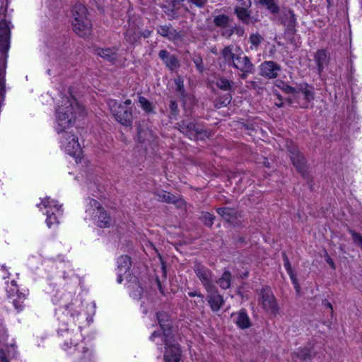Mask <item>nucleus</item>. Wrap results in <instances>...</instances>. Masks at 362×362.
Masks as SVG:
<instances>
[{"label":"nucleus","instance_id":"7ed1b4c3","mask_svg":"<svg viewBox=\"0 0 362 362\" xmlns=\"http://www.w3.org/2000/svg\"><path fill=\"white\" fill-rule=\"evenodd\" d=\"M107 105L115 119L125 127H132L134 120V115L132 107L123 105L122 103L116 100L110 99Z\"/></svg>","mask_w":362,"mask_h":362},{"label":"nucleus","instance_id":"0eeeda50","mask_svg":"<svg viewBox=\"0 0 362 362\" xmlns=\"http://www.w3.org/2000/svg\"><path fill=\"white\" fill-rule=\"evenodd\" d=\"M290 159L297 171L305 176L307 172V164L305 157L300 153L298 148L292 144L287 145Z\"/></svg>","mask_w":362,"mask_h":362},{"label":"nucleus","instance_id":"a18cd8bd","mask_svg":"<svg viewBox=\"0 0 362 362\" xmlns=\"http://www.w3.org/2000/svg\"><path fill=\"white\" fill-rule=\"evenodd\" d=\"M125 40L129 43L133 44L136 41L137 37L136 36L135 33L132 30H127L125 33Z\"/></svg>","mask_w":362,"mask_h":362},{"label":"nucleus","instance_id":"f8f14e48","mask_svg":"<svg viewBox=\"0 0 362 362\" xmlns=\"http://www.w3.org/2000/svg\"><path fill=\"white\" fill-rule=\"evenodd\" d=\"M175 128L184 135L192 140L198 129L197 124L191 119H182L176 123Z\"/></svg>","mask_w":362,"mask_h":362},{"label":"nucleus","instance_id":"72a5a7b5","mask_svg":"<svg viewBox=\"0 0 362 362\" xmlns=\"http://www.w3.org/2000/svg\"><path fill=\"white\" fill-rule=\"evenodd\" d=\"M259 3L265 6L272 14L279 12V7L274 0H259Z\"/></svg>","mask_w":362,"mask_h":362},{"label":"nucleus","instance_id":"cd10ccee","mask_svg":"<svg viewBox=\"0 0 362 362\" xmlns=\"http://www.w3.org/2000/svg\"><path fill=\"white\" fill-rule=\"evenodd\" d=\"M216 86L223 91L230 92L234 90V82L222 76L216 79Z\"/></svg>","mask_w":362,"mask_h":362},{"label":"nucleus","instance_id":"412c9836","mask_svg":"<svg viewBox=\"0 0 362 362\" xmlns=\"http://www.w3.org/2000/svg\"><path fill=\"white\" fill-rule=\"evenodd\" d=\"M154 194L156 195L157 200L160 202L168 204H177L178 207H181L183 204L182 200H179L175 195L165 191L155 192Z\"/></svg>","mask_w":362,"mask_h":362},{"label":"nucleus","instance_id":"5701e85b","mask_svg":"<svg viewBox=\"0 0 362 362\" xmlns=\"http://www.w3.org/2000/svg\"><path fill=\"white\" fill-rule=\"evenodd\" d=\"M93 217L97 226L100 228H108L111 225V218L103 208L100 210L98 215L95 214Z\"/></svg>","mask_w":362,"mask_h":362},{"label":"nucleus","instance_id":"680f3d73","mask_svg":"<svg viewBox=\"0 0 362 362\" xmlns=\"http://www.w3.org/2000/svg\"><path fill=\"white\" fill-rule=\"evenodd\" d=\"M0 362H8L7 359L4 356V352L2 349H0Z\"/></svg>","mask_w":362,"mask_h":362},{"label":"nucleus","instance_id":"774afa93","mask_svg":"<svg viewBox=\"0 0 362 362\" xmlns=\"http://www.w3.org/2000/svg\"><path fill=\"white\" fill-rule=\"evenodd\" d=\"M122 274H124V272H119L118 274L117 282L119 284L123 281Z\"/></svg>","mask_w":362,"mask_h":362},{"label":"nucleus","instance_id":"ddd939ff","mask_svg":"<svg viewBox=\"0 0 362 362\" xmlns=\"http://www.w3.org/2000/svg\"><path fill=\"white\" fill-rule=\"evenodd\" d=\"M207 301L213 312H218L224 304L223 297L218 293L216 286L211 291H206Z\"/></svg>","mask_w":362,"mask_h":362},{"label":"nucleus","instance_id":"c9c22d12","mask_svg":"<svg viewBox=\"0 0 362 362\" xmlns=\"http://www.w3.org/2000/svg\"><path fill=\"white\" fill-rule=\"evenodd\" d=\"M263 37L258 33H252L250 35L249 42L251 44L250 48L257 49L259 45L263 42Z\"/></svg>","mask_w":362,"mask_h":362},{"label":"nucleus","instance_id":"58836bf2","mask_svg":"<svg viewBox=\"0 0 362 362\" xmlns=\"http://www.w3.org/2000/svg\"><path fill=\"white\" fill-rule=\"evenodd\" d=\"M192 60L194 63L197 70L200 73H203L204 71V66L203 63L202 57L199 54H193L192 56Z\"/></svg>","mask_w":362,"mask_h":362},{"label":"nucleus","instance_id":"09e8293b","mask_svg":"<svg viewBox=\"0 0 362 362\" xmlns=\"http://www.w3.org/2000/svg\"><path fill=\"white\" fill-rule=\"evenodd\" d=\"M81 339V334L79 330H76L73 335V338L70 339V344L76 346L78 341Z\"/></svg>","mask_w":362,"mask_h":362},{"label":"nucleus","instance_id":"bf43d9fd","mask_svg":"<svg viewBox=\"0 0 362 362\" xmlns=\"http://www.w3.org/2000/svg\"><path fill=\"white\" fill-rule=\"evenodd\" d=\"M188 296L189 297H202V294L199 292L194 291L189 292Z\"/></svg>","mask_w":362,"mask_h":362},{"label":"nucleus","instance_id":"7c9ffc66","mask_svg":"<svg viewBox=\"0 0 362 362\" xmlns=\"http://www.w3.org/2000/svg\"><path fill=\"white\" fill-rule=\"evenodd\" d=\"M231 273L226 270L221 275V276L217 280L216 283L223 289H227L230 287L231 284Z\"/></svg>","mask_w":362,"mask_h":362},{"label":"nucleus","instance_id":"4468645a","mask_svg":"<svg viewBox=\"0 0 362 362\" xmlns=\"http://www.w3.org/2000/svg\"><path fill=\"white\" fill-rule=\"evenodd\" d=\"M234 14L244 25H254L258 21L257 18L252 16V11L244 7L235 6Z\"/></svg>","mask_w":362,"mask_h":362},{"label":"nucleus","instance_id":"6e6552de","mask_svg":"<svg viewBox=\"0 0 362 362\" xmlns=\"http://www.w3.org/2000/svg\"><path fill=\"white\" fill-rule=\"evenodd\" d=\"M165 344V351L164 359L165 362H179L181 356V351L177 344L173 342V335L164 337Z\"/></svg>","mask_w":362,"mask_h":362},{"label":"nucleus","instance_id":"2f4dec72","mask_svg":"<svg viewBox=\"0 0 362 362\" xmlns=\"http://www.w3.org/2000/svg\"><path fill=\"white\" fill-rule=\"evenodd\" d=\"M102 209L103 207L101 204L97 200L90 199L89 202V208L86 209V213L93 216L95 214L98 215L100 210Z\"/></svg>","mask_w":362,"mask_h":362},{"label":"nucleus","instance_id":"bb28decb","mask_svg":"<svg viewBox=\"0 0 362 362\" xmlns=\"http://www.w3.org/2000/svg\"><path fill=\"white\" fill-rule=\"evenodd\" d=\"M286 21L285 23L286 25L287 34H292L296 33V18L295 14L291 10H289L286 14Z\"/></svg>","mask_w":362,"mask_h":362},{"label":"nucleus","instance_id":"c756f323","mask_svg":"<svg viewBox=\"0 0 362 362\" xmlns=\"http://www.w3.org/2000/svg\"><path fill=\"white\" fill-rule=\"evenodd\" d=\"M293 356L301 361L310 360L312 358L311 350L308 347L298 348L293 353Z\"/></svg>","mask_w":362,"mask_h":362},{"label":"nucleus","instance_id":"1a4fd4ad","mask_svg":"<svg viewBox=\"0 0 362 362\" xmlns=\"http://www.w3.org/2000/svg\"><path fill=\"white\" fill-rule=\"evenodd\" d=\"M260 296L263 308L272 314H277L279 308L271 288L269 287L262 288L260 291Z\"/></svg>","mask_w":362,"mask_h":362},{"label":"nucleus","instance_id":"c85d7f7f","mask_svg":"<svg viewBox=\"0 0 362 362\" xmlns=\"http://www.w3.org/2000/svg\"><path fill=\"white\" fill-rule=\"evenodd\" d=\"M132 265L131 258L127 255H121L117 259V269L119 272L127 273Z\"/></svg>","mask_w":362,"mask_h":362},{"label":"nucleus","instance_id":"de8ad7c7","mask_svg":"<svg viewBox=\"0 0 362 362\" xmlns=\"http://www.w3.org/2000/svg\"><path fill=\"white\" fill-rule=\"evenodd\" d=\"M231 100H232V95L230 93H227L223 100L222 101H220V105H218V104H216V107H221V106H227L228 105L230 104V103L231 102Z\"/></svg>","mask_w":362,"mask_h":362},{"label":"nucleus","instance_id":"4d7b16f0","mask_svg":"<svg viewBox=\"0 0 362 362\" xmlns=\"http://www.w3.org/2000/svg\"><path fill=\"white\" fill-rule=\"evenodd\" d=\"M259 163L262 164L266 168H270L272 167L271 163L269 162L268 159L265 157H262L259 160Z\"/></svg>","mask_w":362,"mask_h":362},{"label":"nucleus","instance_id":"0e129e2a","mask_svg":"<svg viewBox=\"0 0 362 362\" xmlns=\"http://www.w3.org/2000/svg\"><path fill=\"white\" fill-rule=\"evenodd\" d=\"M151 32L150 30H146L142 32L141 33V35L144 37V38H148L150 37L151 35Z\"/></svg>","mask_w":362,"mask_h":362},{"label":"nucleus","instance_id":"ea45409f","mask_svg":"<svg viewBox=\"0 0 362 362\" xmlns=\"http://www.w3.org/2000/svg\"><path fill=\"white\" fill-rule=\"evenodd\" d=\"M175 84L176 86V91L178 93L180 97L184 98L185 97V90L184 87V81L179 76L175 80Z\"/></svg>","mask_w":362,"mask_h":362},{"label":"nucleus","instance_id":"864d4df0","mask_svg":"<svg viewBox=\"0 0 362 362\" xmlns=\"http://www.w3.org/2000/svg\"><path fill=\"white\" fill-rule=\"evenodd\" d=\"M238 2L240 4V5H238L237 6L244 7V8H246L247 9L252 5L251 0H239Z\"/></svg>","mask_w":362,"mask_h":362},{"label":"nucleus","instance_id":"338daca9","mask_svg":"<svg viewBox=\"0 0 362 362\" xmlns=\"http://www.w3.org/2000/svg\"><path fill=\"white\" fill-rule=\"evenodd\" d=\"M160 335V332L154 331L152 333V334H151L150 338H151V340H153L155 337H159Z\"/></svg>","mask_w":362,"mask_h":362},{"label":"nucleus","instance_id":"dca6fc26","mask_svg":"<svg viewBox=\"0 0 362 362\" xmlns=\"http://www.w3.org/2000/svg\"><path fill=\"white\" fill-rule=\"evenodd\" d=\"M158 57L170 71H173L180 67V62L177 57L167 50H160Z\"/></svg>","mask_w":362,"mask_h":362},{"label":"nucleus","instance_id":"e2e57ef3","mask_svg":"<svg viewBox=\"0 0 362 362\" xmlns=\"http://www.w3.org/2000/svg\"><path fill=\"white\" fill-rule=\"evenodd\" d=\"M241 73L239 74V77L240 78L245 79L247 78L248 74H252L253 72H245V71H240Z\"/></svg>","mask_w":362,"mask_h":362},{"label":"nucleus","instance_id":"473e14b6","mask_svg":"<svg viewBox=\"0 0 362 362\" xmlns=\"http://www.w3.org/2000/svg\"><path fill=\"white\" fill-rule=\"evenodd\" d=\"M230 21V18L227 15L220 14L214 18V24L218 28H226Z\"/></svg>","mask_w":362,"mask_h":362},{"label":"nucleus","instance_id":"f704fd0d","mask_svg":"<svg viewBox=\"0 0 362 362\" xmlns=\"http://www.w3.org/2000/svg\"><path fill=\"white\" fill-rule=\"evenodd\" d=\"M213 135V132L209 129H199L198 127L195 136L193 137L192 140H201L204 141L206 139L210 138Z\"/></svg>","mask_w":362,"mask_h":362},{"label":"nucleus","instance_id":"8fccbe9b","mask_svg":"<svg viewBox=\"0 0 362 362\" xmlns=\"http://www.w3.org/2000/svg\"><path fill=\"white\" fill-rule=\"evenodd\" d=\"M282 256H283V259H284V267H285V269L287 271V272L293 271L291 262H289V259H288L286 254L285 252H282Z\"/></svg>","mask_w":362,"mask_h":362},{"label":"nucleus","instance_id":"aec40b11","mask_svg":"<svg viewBox=\"0 0 362 362\" xmlns=\"http://www.w3.org/2000/svg\"><path fill=\"white\" fill-rule=\"evenodd\" d=\"M232 317H235L234 321L237 326L242 329H247L251 327V322L245 309H241L236 313L231 315Z\"/></svg>","mask_w":362,"mask_h":362},{"label":"nucleus","instance_id":"4c0bfd02","mask_svg":"<svg viewBox=\"0 0 362 362\" xmlns=\"http://www.w3.org/2000/svg\"><path fill=\"white\" fill-rule=\"evenodd\" d=\"M214 216L209 212H202L200 219L203 222V223L208 226L211 227L214 224Z\"/></svg>","mask_w":362,"mask_h":362},{"label":"nucleus","instance_id":"052dcab7","mask_svg":"<svg viewBox=\"0 0 362 362\" xmlns=\"http://www.w3.org/2000/svg\"><path fill=\"white\" fill-rule=\"evenodd\" d=\"M13 305H14L15 308H16L18 310H21V308H22V305H21V303H20V301H19V300H13Z\"/></svg>","mask_w":362,"mask_h":362},{"label":"nucleus","instance_id":"f3484780","mask_svg":"<svg viewBox=\"0 0 362 362\" xmlns=\"http://www.w3.org/2000/svg\"><path fill=\"white\" fill-rule=\"evenodd\" d=\"M161 8L170 20L175 19L180 15V2L177 0L167 1Z\"/></svg>","mask_w":362,"mask_h":362},{"label":"nucleus","instance_id":"f257e3e1","mask_svg":"<svg viewBox=\"0 0 362 362\" xmlns=\"http://www.w3.org/2000/svg\"><path fill=\"white\" fill-rule=\"evenodd\" d=\"M83 114V108L78 105L74 98L62 97L61 104L56 109L55 129L58 134L63 133L72 127L77 115Z\"/></svg>","mask_w":362,"mask_h":362},{"label":"nucleus","instance_id":"49530a36","mask_svg":"<svg viewBox=\"0 0 362 362\" xmlns=\"http://www.w3.org/2000/svg\"><path fill=\"white\" fill-rule=\"evenodd\" d=\"M170 115L173 116H177L179 112L177 104L175 100H171L169 104Z\"/></svg>","mask_w":362,"mask_h":362},{"label":"nucleus","instance_id":"a19ab883","mask_svg":"<svg viewBox=\"0 0 362 362\" xmlns=\"http://www.w3.org/2000/svg\"><path fill=\"white\" fill-rule=\"evenodd\" d=\"M349 233L352 235L354 243L359 246L362 250V235L353 230H349Z\"/></svg>","mask_w":362,"mask_h":362},{"label":"nucleus","instance_id":"a878e982","mask_svg":"<svg viewBox=\"0 0 362 362\" xmlns=\"http://www.w3.org/2000/svg\"><path fill=\"white\" fill-rule=\"evenodd\" d=\"M233 45H228L224 47L221 51V56L223 57L224 62L229 66H231L238 55L233 52Z\"/></svg>","mask_w":362,"mask_h":362},{"label":"nucleus","instance_id":"2eb2a0df","mask_svg":"<svg viewBox=\"0 0 362 362\" xmlns=\"http://www.w3.org/2000/svg\"><path fill=\"white\" fill-rule=\"evenodd\" d=\"M231 66L239 70L240 71H255V65L252 63L250 59L247 56L241 57L240 55L238 54Z\"/></svg>","mask_w":362,"mask_h":362},{"label":"nucleus","instance_id":"3c124183","mask_svg":"<svg viewBox=\"0 0 362 362\" xmlns=\"http://www.w3.org/2000/svg\"><path fill=\"white\" fill-rule=\"evenodd\" d=\"M234 33V28H223L221 32V35L226 38H230Z\"/></svg>","mask_w":362,"mask_h":362},{"label":"nucleus","instance_id":"20e7f679","mask_svg":"<svg viewBox=\"0 0 362 362\" xmlns=\"http://www.w3.org/2000/svg\"><path fill=\"white\" fill-rule=\"evenodd\" d=\"M38 207L42 210L45 209V214L47 215V225L50 228L53 225H57L58 215L62 214L61 206H59L57 202L50 199L49 197H46L42 200L41 203L38 204Z\"/></svg>","mask_w":362,"mask_h":362},{"label":"nucleus","instance_id":"6e6d98bb","mask_svg":"<svg viewBox=\"0 0 362 362\" xmlns=\"http://www.w3.org/2000/svg\"><path fill=\"white\" fill-rule=\"evenodd\" d=\"M197 298H198V299L195 300L194 301L195 306L199 307V308L203 307V305L204 304V296L202 295V297H197Z\"/></svg>","mask_w":362,"mask_h":362},{"label":"nucleus","instance_id":"6ab92c4d","mask_svg":"<svg viewBox=\"0 0 362 362\" xmlns=\"http://www.w3.org/2000/svg\"><path fill=\"white\" fill-rule=\"evenodd\" d=\"M216 212L228 223H233L240 217L239 212L235 209L231 207L218 208L216 209Z\"/></svg>","mask_w":362,"mask_h":362},{"label":"nucleus","instance_id":"13d9d810","mask_svg":"<svg viewBox=\"0 0 362 362\" xmlns=\"http://www.w3.org/2000/svg\"><path fill=\"white\" fill-rule=\"evenodd\" d=\"M294 35H295V33L287 34V30H286V31H285V36H286V39L288 40H289V42L291 43H293L294 41H295V40H294Z\"/></svg>","mask_w":362,"mask_h":362},{"label":"nucleus","instance_id":"37998d69","mask_svg":"<svg viewBox=\"0 0 362 362\" xmlns=\"http://www.w3.org/2000/svg\"><path fill=\"white\" fill-rule=\"evenodd\" d=\"M288 274H289V276L291 279V281L293 284L294 285V288L296 291V292L298 293H300V285L298 281V279L296 275L294 274L293 271L288 272Z\"/></svg>","mask_w":362,"mask_h":362},{"label":"nucleus","instance_id":"69168bd1","mask_svg":"<svg viewBox=\"0 0 362 362\" xmlns=\"http://www.w3.org/2000/svg\"><path fill=\"white\" fill-rule=\"evenodd\" d=\"M156 281H157L158 287V289H159L160 292L162 294H164V291H163V288L162 287V285H161V283H160V280L158 279H157Z\"/></svg>","mask_w":362,"mask_h":362},{"label":"nucleus","instance_id":"5fc2aeb1","mask_svg":"<svg viewBox=\"0 0 362 362\" xmlns=\"http://www.w3.org/2000/svg\"><path fill=\"white\" fill-rule=\"evenodd\" d=\"M325 261L327 262V264L333 269H335V265H334V263L333 262V260L332 259V258L330 257V256L328 255L327 252H325Z\"/></svg>","mask_w":362,"mask_h":362},{"label":"nucleus","instance_id":"b1692460","mask_svg":"<svg viewBox=\"0 0 362 362\" xmlns=\"http://www.w3.org/2000/svg\"><path fill=\"white\" fill-rule=\"evenodd\" d=\"M117 49L115 48H98L97 54L103 59L110 62H114L117 58Z\"/></svg>","mask_w":362,"mask_h":362},{"label":"nucleus","instance_id":"423d86ee","mask_svg":"<svg viewBox=\"0 0 362 362\" xmlns=\"http://www.w3.org/2000/svg\"><path fill=\"white\" fill-rule=\"evenodd\" d=\"M61 137V144L64 151L70 156L78 157L81 153V148L78 138L68 131L64 132Z\"/></svg>","mask_w":362,"mask_h":362},{"label":"nucleus","instance_id":"a211bd4d","mask_svg":"<svg viewBox=\"0 0 362 362\" xmlns=\"http://www.w3.org/2000/svg\"><path fill=\"white\" fill-rule=\"evenodd\" d=\"M156 315L160 327L163 330V337H170L172 334V326L168 315L165 312H158Z\"/></svg>","mask_w":362,"mask_h":362},{"label":"nucleus","instance_id":"4be33fe9","mask_svg":"<svg viewBox=\"0 0 362 362\" xmlns=\"http://www.w3.org/2000/svg\"><path fill=\"white\" fill-rule=\"evenodd\" d=\"M315 61L317 65L319 74H321L329 62V56L325 49H320L315 54Z\"/></svg>","mask_w":362,"mask_h":362},{"label":"nucleus","instance_id":"9d476101","mask_svg":"<svg viewBox=\"0 0 362 362\" xmlns=\"http://www.w3.org/2000/svg\"><path fill=\"white\" fill-rule=\"evenodd\" d=\"M259 75L267 79H274L279 76L281 66L273 61H265L259 65Z\"/></svg>","mask_w":362,"mask_h":362},{"label":"nucleus","instance_id":"f03ea898","mask_svg":"<svg viewBox=\"0 0 362 362\" xmlns=\"http://www.w3.org/2000/svg\"><path fill=\"white\" fill-rule=\"evenodd\" d=\"M71 25L74 31L79 36L84 37L90 32L91 24L87 17V9L82 4H76L72 10Z\"/></svg>","mask_w":362,"mask_h":362},{"label":"nucleus","instance_id":"39448f33","mask_svg":"<svg viewBox=\"0 0 362 362\" xmlns=\"http://www.w3.org/2000/svg\"><path fill=\"white\" fill-rule=\"evenodd\" d=\"M197 277L199 279L206 291H211L215 286L212 272L206 266L196 262L193 267Z\"/></svg>","mask_w":362,"mask_h":362},{"label":"nucleus","instance_id":"603ef678","mask_svg":"<svg viewBox=\"0 0 362 362\" xmlns=\"http://www.w3.org/2000/svg\"><path fill=\"white\" fill-rule=\"evenodd\" d=\"M189 1L199 8H203L206 5L207 0H189Z\"/></svg>","mask_w":362,"mask_h":362},{"label":"nucleus","instance_id":"79ce46f5","mask_svg":"<svg viewBox=\"0 0 362 362\" xmlns=\"http://www.w3.org/2000/svg\"><path fill=\"white\" fill-rule=\"evenodd\" d=\"M281 89L286 93L293 94V99L296 100V87H292L288 84L284 83L281 87Z\"/></svg>","mask_w":362,"mask_h":362},{"label":"nucleus","instance_id":"9b49d317","mask_svg":"<svg viewBox=\"0 0 362 362\" xmlns=\"http://www.w3.org/2000/svg\"><path fill=\"white\" fill-rule=\"evenodd\" d=\"M300 93L303 95L305 100V102L301 104L300 106L307 108L308 107V103L314 100V88L306 83H300L296 86V100L298 98Z\"/></svg>","mask_w":362,"mask_h":362},{"label":"nucleus","instance_id":"e433bc0d","mask_svg":"<svg viewBox=\"0 0 362 362\" xmlns=\"http://www.w3.org/2000/svg\"><path fill=\"white\" fill-rule=\"evenodd\" d=\"M139 103H140L141 107L142 109L147 113H152L154 112L153 111V107L148 100H147L144 96H139Z\"/></svg>","mask_w":362,"mask_h":362},{"label":"nucleus","instance_id":"393cba45","mask_svg":"<svg viewBox=\"0 0 362 362\" xmlns=\"http://www.w3.org/2000/svg\"><path fill=\"white\" fill-rule=\"evenodd\" d=\"M156 30L159 35L169 40L175 39L179 36L178 33L172 28L170 24L159 25L157 27Z\"/></svg>","mask_w":362,"mask_h":362},{"label":"nucleus","instance_id":"c03bdc74","mask_svg":"<svg viewBox=\"0 0 362 362\" xmlns=\"http://www.w3.org/2000/svg\"><path fill=\"white\" fill-rule=\"evenodd\" d=\"M135 290L132 291V295L134 298L139 299L142 296L143 294V288L139 285L138 282L135 283Z\"/></svg>","mask_w":362,"mask_h":362}]
</instances>
